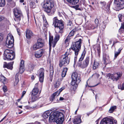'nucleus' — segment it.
I'll list each match as a JSON object with an SVG mask.
<instances>
[{
    "label": "nucleus",
    "mask_w": 124,
    "mask_h": 124,
    "mask_svg": "<svg viewBox=\"0 0 124 124\" xmlns=\"http://www.w3.org/2000/svg\"><path fill=\"white\" fill-rule=\"evenodd\" d=\"M53 25L56 33L62 34L63 32L64 27L62 20H59L56 17L54 18Z\"/></svg>",
    "instance_id": "nucleus-1"
},
{
    "label": "nucleus",
    "mask_w": 124,
    "mask_h": 124,
    "mask_svg": "<svg viewBox=\"0 0 124 124\" xmlns=\"http://www.w3.org/2000/svg\"><path fill=\"white\" fill-rule=\"evenodd\" d=\"M85 53L86 52L85 50H84L81 56L79 59L77 64V65L78 67L82 69H84L86 68L89 64V56L87 57L85 59L84 61L83 62H81L84 59Z\"/></svg>",
    "instance_id": "nucleus-2"
},
{
    "label": "nucleus",
    "mask_w": 124,
    "mask_h": 124,
    "mask_svg": "<svg viewBox=\"0 0 124 124\" xmlns=\"http://www.w3.org/2000/svg\"><path fill=\"white\" fill-rule=\"evenodd\" d=\"M81 39H79L78 41L73 43L72 45L71 48H71L70 50L72 49L75 52V56L74 59V64L76 62L77 55H78V52L81 48Z\"/></svg>",
    "instance_id": "nucleus-3"
},
{
    "label": "nucleus",
    "mask_w": 124,
    "mask_h": 124,
    "mask_svg": "<svg viewBox=\"0 0 124 124\" xmlns=\"http://www.w3.org/2000/svg\"><path fill=\"white\" fill-rule=\"evenodd\" d=\"M70 48L68 49L67 51L65 52L64 54L62 55L60 60L59 65L61 67L62 65L66 66L70 62V58L68 57L70 54Z\"/></svg>",
    "instance_id": "nucleus-4"
},
{
    "label": "nucleus",
    "mask_w": 124,
    "mask_h": 124,
    "mask_svg": "<svg viewBox=\"0 0 124 124\" xmlns=\"http://www.w3.org/2000/svg\"><path fill=\"white\" fill-rule=\"evenodd\" d=\"M41 5L43 8L45 9V11L49 13L54 6V3L51 0H44L42 3Z\"/></svg>",
    "instance_id": "nucleus-5"
},
{
    "label": "nucleus",
    "mask_w": 124,
    "mask_h": 124,
    "mask_svg": "<svg viewBox=\"0 0 124 124\" xmlns=\"http://www.w3.org/2000/svg\"><path fill=\"white\" fill-rule=\"evenodd\" d=\"M71 78V85L72 86H75L76 87H77L78 85L81 80L80 74L76 72H74L72 74Z\"/></svg>",
    "instance_id": "nucleus-6"
},
{
    "label": "nucleus",
    "mask_w": 124,
    "mask_h": 124,
    "mask_svg": "<svg viewBox=\"0 0 124 124\" xmlns=\"http://www.w3.org/2000/svg\"><path fill=\"white\" fill-rule=\"evenodd\" d=\"M4 59L5 60H12L15 58V54L12 50L6 49L4 51Z\"/></svg>",
    "instance_id": "nucleus-7"
},
{
    "label": "nucleus",
    "mask_w": 124,
    "mask_h": 124,
    "mask_svg": "<svg viewBox=\"0 0 124 124\" xmlns=\"http://www.w3.org/2000/svg\"><path fill=\"white\" fill-rule=\"evenodd\" d=\"M13 12L15 17L14 18V20L15 21L18 23L21 20V17L23 16L22 12L20 8H17L14 9Z\"/></svg>",
    "instance_id": "nucleus-8"
},
{
    "label": "nucleus",
    "mask_w": 124,
    "mask_h": 124,
    "mask_svg": "<svg viewBox=\"0 0 124 124\" xmlns=\"http://www.w3.org/2000/svg\"><path fill=\"white\" fill-rule=\"evenodd\" d=\"M44 45V40L41 38H39L37 40V42L33 45L32 48L33 50L35 51L42 47Z\"/></svg>",
    "instance_id": "nucleus-9"
},
{
    "label": "nucleus",
    "mask_w": 124,
    "mask_h": 124,
    "mask_svg": "<svg viewBox=\"0 0 124 124\" xmlns=\"http://www.w3.org/2000/svg\"><path fill=\"white\" fill-rule=\"evenodd\" d=\"M14 39L12 35L10 34H8L6 40V46L11 48L14 46Z\"/></svg>",
    "instance_id": "nucleus-10"
},
{
    "label": "nucleus",
    "mask_w": 124,
    "mask_h": 124,
    "mask_svg": "<svg viewBox=\"0 0 124 124\" xmlns=\"http://www.w3.org/2000/svg\"><path fill=\"white\" fill-rule=\"evenodd\" d=\"M117 121L114 120L112 117H106L103 118L100 122V124H116Z\"/></svg>",
    "instance_id": "nucleus-11"
},
{
    "label": "nucleus",
    "mask_w": 124,
    "mask_h": 124,
    "mask_svg": "<svg viewBox=\"0 0 124 124\" xmlns=\"http://www.w3.org/2000/svg\"><path fill=\"white\" fill-rule=\"evenodd\" d=\"M122 74V72H119L113 74H108V76L113 81H117L121 78Z\"/></svg>",
    "instance_id": "nucleus-12"
},
{
    "label": "nucleus",
    "mask_w": 124,
    "mask_h": 124,
    "mask_svg": "<svg viewBox=\"0 0 124 124\" xmlns=\"http://www.w3.org/2000/svg\"><path fill=\"white\" fill-rule=\"evenodd\" d=\"M56 115L57 116L55 122L57 124H62L64 121V115L62 113L59 112Z\"/></svg>",
    "instance_id": "nucleus-13"
},
{
    "label": "nucleus",
    "mask_w": 124,
    "mask_h": 124,
    "mask_svg": "<svg viewBox=\"0 0 124 124\" xmlns=\"http://www.w3.org/2000/svg\"><path fill=\"white\" fill-rule=\"evenodd\" d=\"M45 71L44 69L41 68L38 70L37 72L39 81L41 83L43 82V81Z\"/></svg>",
    "instance_id": "nucleus-14"
},
{
    "label": "nucleus",
    "mask_w": 124,
    "mask_h": 124,
    "mask_svg": "<svg viewBox=\"0 0 124 124\" xmlns=\"http://www.w3.org/2000/svg\"><path fill=\"white\" fill-rule=\"evenodd\" d=\"M114 3L116 5V7L119 9L124 8V0H115Z\"/></svg>",
    "instance_id": "nucleus-15"
},
{
    "label": "nucleus",
    "mask_w": 124,
    "mask_h": 124,
    "mask_svg": "<svg viewBox=\"0 0 124 124\" xmlns=\"http://www.w3.org/2000/svg\"><path fill=\"white\" fill-rule=\"evenodd\" d=\"M58 111H56L53 112L49 116V120L51 123H52L53 122H55V120L57 117V114L58 113Z\"/></svg>",
    "instance_id": "nucleus-16"
},
{
    "label": "nucleus",
    "mask_w": 124,
    "mask_h": 124,
    "mask_svg": "<svg viewBox=\"0 0 124 124\" xmlns=\"http://www.w3.org/2000/svg\"><path fill=\"white\" fill-rule=\"evenodd\" d=\"M24 61L21 60L20 65L19 72L21 74L23 73L24 70Z\"/></svg>",
    "instance_id": "nucleus-17"
},
{
    "label": "nucleus",
    "mask_w": 124,
    "mask_h": 124,
    "mask_svg": "<svg viewBox=\"0 0 124 124\" xmlns=\"http://www.w3.org/2000/svg\"><path fill=\"white\" fill-rule=\"evenodd\" d=\"M44 52V50L43 49L37 51L35 54V57L37 58H39L41 57Z\"/></svg>",
    "instance_id": "nucleus-18"
},
{
    "label": "nucleus",
    "mask_w": 124,
    "mask_h": 124,
    "mask_svg": "<svg viewBox=\"0 0 124 124\" xmlns=\"http://www.w3.org/2000/svg\"><path fill=\"white\" fill-rule=\"evenodd\" d=\"M13 62H9L8 64L6 62H4V63L3 67L4 68H7L8 69L11 70L13 68Z\"/></svg>",
    "instance_id": "nucleus-19"
},
{
    "label": "nucleus",
    "mask_w": 124,
    "mask_h": 124,
    "mask_svg": "<svg viewBox=\"0 0 124 124\" xmlns=\"http://www.w3.org/2000/svg\"><path fill=\"white\" fill-rule=\"evenodd\" d=\"M38 83H37L35 84L34 87L32 90V94L33 95H36L39 92L38 89L37 88V86L38 85Z\"/></svg>",
    "instance_id": "nucleus-20"
},
{
    "label": "nucleus",
    "mask_w": 124,
    "mask_h": 124,
    "mask_svg": "<svg viewBox=\"0 0 124 124\" xmlns=\"http://www.w3.org/2000/svg\"><path fill=\"white\" fill-rule=\"evenodd\" d=\"M103 59L104 63L105 65L107 64V62H109V56L105 54H104L103 55Z\"/></svg>",
    "instance_id": "nucleus-21"
},
{
    "label": "nucleus",
    "mask_w": 124,
    "mask_h": 124,
    "mask_svg": "<svg viewBox=\"0 0 124 124\" xmlns=\"http://www.w3.org/2000/svg\"><path fill=\"white\" fill-rule=\"evenodd\" d=\"M33 33L32 31L29 29H27L26 33V36L27 38H30L32 36Z\"/></svg>",
    "instance_id": "nucleus-22"
},
{
    "label": "nucleus",
    "mask_w": 124,
    "mask_h": 124,
    "mask_svg": "<svg viewBox=\"0 0 124 124\" xmlns=\"http://www.w3.org/2000/svg\"><path fill=\"white\" fill-rule=\"evenodd\" d=\"M100 4L101 7L103 9H104V10L107 11H108L109 10V8L110 6L109 5L107 6V7L105 8H104V7L106 5V3L104 1H101L100 2Z\"/></svg>",
    "instance_id": "nucleus-23"
},
{
    "label": "nucleus",
    "mask_w": 124,
    "mask_h": 124,
    "mask_svg": "<svg viewBox=\"0 0 124 124\" xmlns=\"http://www.w3.org/2000/svg\"><path fill=\"white\" fill-rule=\"evenodd\" d=\"M60 38V36L58 34L56 35L54 39V42L53 43V47H54L57 43V42L59 40Z\"/></svg>",
    "instance_id": "nucleus-24"
},
{
    "label": "nucleus",
    "mask_w": 124,
    "mask_h": 124,
    "mask_svg": "<svg viewBox=\"0 0 124 124\" xmlns=\"http://www.w3.org/2000/svg\"><path fill=\"white\" fill-rule=\"evenodd\" d=\"M54 42V40L53 39V36L49 35V44L50 46L49 49H51V47L52 46L53 47V43Z\"/></svg>",
    "instance_id": "nucleus-25"
},
{
    "label": "nucleus",
    "mask_w": 124,
    "mask_h": 124,
    "mask_svg": "<svg viewBox=\"0 0 124 124\" xmlns=\"http://www.w3.org/2000/svg\"><path fill=\"white\" fill-rule=\"evenodd\" d=\"M79 0H66L69 3L73 5L77 4L79 2Z\"/></svg>",
    "instance_id": "nucleus-26"
},
{
    "label": "nucleus",
    "mask_w": 124,
    "mask_h": 124,
    "mask_svg": "<svg viewBox=\"0 0 124 124\" xmlns=\"http://www.w3.org/2000/svg\"><path fill=\"white\" fill-rule=\"evenodd\" d=\"M50 114L49 111H47L45 112L42 115L43 117L45 119L47 118Z\"/></svg>",
    "instance_id": "nucleus-27"
},
{
    "label": "nucleus",
    "mask_w": 124,
    "mask_h": 124,
    "mask_svg": "<svg viewBox=\"0 0 124 124\" xmlns=\"http://www.w3.org/2000/svg\"><path fill=\"white\" fill-rule=\"evenodd\" d=\"M81 122L80 117H77L75 118L73 122L74 124H78L80 123Z\"/></svg>",
    "instance_id": "nucleus-28"
},
{
    "label": "nucleus",
    "mask_w": 124,
    "mask_h": 124,
    "mask_svg": "<svg viewBox=\"0 0 124 124\" xmlns=\"http://www.w3.org/2000/svg\"><path fill=\"white\" fill-rule=\"evenodd\" d=\"M99 65V63L94 61L93 66V69L94 70L97 69Z\"/></svg>",
    "instance_id": "nucleus-29"
},
{
    "label": "nucleus",
    "mask_w": 124,
    "mask_h": 124,
    "mask_svg": "<svg viewBox=\"0 0 124 124\" xmlns=\"http://www.w3.org/2000/svg\"><path fill=\"white\" fill-rule=\"evenodd\" d=\"M28 6H30V8H34L35 7V3L33 2H30V1L28 2Z\"/></svg>",
    "instance_id": "nucleus-30"
},
{
    "label": "nucleus",
    "mask_w": 124,
    "mask_h": 124,
    "mask_svg": "<svg viewBox=\"0 0 124 124\" xmlns=\"http://www.w3.org/2000/svg\"><path fill=\"white\" fill-rule=\"evenodd\" d=\"M6 79L5 77L1 75L0 77V81L4 83L5 82Z\"/></svg>",
    "instance_id": "nucleus-31"
},
{
    "label": "nucleus",
    "mask_w": 124,
    "mask_h": 124,
    "mask_svg": "<svg viewBox=\"0 0 124 124\" xmlns=\"http://www.w3.org/2000/svg\"><path fill=\"white\" fill-rule=\"evenodd\" d=\"M68 69L66 68H64L62 73V77H64L66 74Z\"/></svg>",
    "instance_id": "nucleus-32"
},
{
    "label": "nucleus",
    "mask_w": 124,
    "mask_h": 124,
    "mask_svg": "<svg viewBox=\"0 0 124 124\" xmlns=\"http://www.w3.org/2000/svg\"><path fill=\"white\" fill-rule=\"evenodd\" d=\"M61 82L58 81H56L54 83V87L55 88H57L60 86L61 84Z\"/></svg>",
    "instance_id": "nucleus-33"
},
{
    "label": "nucleus",
    "mask_w": 124,
    "mask_h": 124,
    "mask_svg": "<svg viewBox=\"0 0 124 124\" xmlns=\"http://www.w3.org/2000/svg\"><path fill=\"white\" fill-rule=\"evenodd\" d=\"M19 81L18 76L16 75L15 77V79L14 82V86H16L18 83Z\"/></svg>",
    "instance_id": "nucleus-34"
},
{
    "label": "nucleus",
    "mask_w": 124,
    "mask_h": 124,
    "mask_svg": "<svg viewBox=\"0 0 124 124\" xmlns=\"http://www.w3.org/2000/svg\"><path fill=\"white\" fill-rule=\"evenodd\" d=\"M116 108V106L111 107L109 110V113H112L114 111V110Z\"/></svg>",
    "instance_id": "nucleus-35"
},
{
    "label": "nucleus",
    "mask_w": 124,
    "mask_h": 124,
    "mask_svg": "<svg viewBox=\"0 0 124 124\" xmlns=\"http://www.w3.org/2000/svg\"><path fill=\"white\" fill-rule=\"evenodd\" d=\"M67 26L69 28L70 30L72 29L73 24L72 22L71 21H69V22L67 24Z\"/></svg>",
    "instance_id": "nucleus-36"
},
{
    "label": "nucleus",
    "mask_w": 124,
    "mask_h": 124,
    "mask_svg": "<svg viewBox=\"0 0 124 124\" xmlns=\"http://www.w3.org/2000/svg\"><path fill=\"white\" fill-rule=\"evenodd\" d=\"M59 95V94L56 92H55L54 93L52 96L51 99L52 100H54L55 98V97L56 96H57Z\"/></svg>",
    "instance_id": "nucleus-37"
},
{
    "label": "nucleus",
    "mask_w": 124,
    "mask_h": 124,
    "mask_svg": "<svg viewBox=\"0 0 124 124\" xmlns=\"http://www.w3.org/2000/svg\"><path fill=\"white\" fill-rule=\"evenodd\" d=\"M5 4V0H0V7H3Z\"/></svg>",
    "instance_id": "nucleus-38"
},
{
    "label": "nucleus",
    "mask_w": 124,
    "mask_h": 124,
    "mask_svg": "<svg viewBox=\"0 0 124 124\" xmlns=\"http://www.w3.org/2000/svg\"><path fill=\"white\" fill-rule=\"evenodd\" d=\"M75 31V29H73L69 33L68 36H69V37L70 38V37L73 36L74 34Z\"/></svg>",
    "instance_id": "nucleus-39"
},
{
    "label": "nucleus",
    "mask_w": 124,
    "mask_h": 124,
    "mask_svg": "<svg viewBox=\"0 0 124 124\" xmlns=\"http://www.w3.org/2000/svg\"><path fill=\"white\" fill-rule=\"evenodd\" d=\"M38 99V97L35 95H33L32 96L31 101L34 102L36 101Z\"/></svg>",
    "instance_id": "nucleus-40"
},
{
    "label": "nucleus",
    "mask_w": 124,
    "mask_h": 124,
    "mask_svg": "<svg viewBox=\"0 0 124 124\" xmlns=\"http://www.w3.org/2000/svg\"><path fill=\"white\" fill-rule=\"evenodd\" d=\"M70 39V38L69 37V36H68L65 41V43L66 45H68L69 44V42Z\"/></svg>",
    "instance_id": "nucleus-41"
},
{
    "label": "nucleus",
    "mask_w": 124,
    "mask_h": 124,
    "mask_svg": "<svg viewBox=\"0 0 124 124\" xmlns=\"http://www.w3.org/2000/svg\"><path fill=\"white\" fill-rule=\"evenodd\" d=\"M98 20L97 19H95V24L94 27L93 28H92L94 29L96 28L97 27H98Z\"/></svg>",
    "instance_id": "nucleus-42"
},
{
    "label": "nucleus",
    "mask_w": 124,
    "mask_h": 124,
    "mask_svg": "<svg viewBox=\"0 0 124 124\" xmlns=\"http://www.w3.org/2000/svg\"><path fill=\"white\" fill-rule=\"evenodd\" d=\"M54 73V71L52 68H50V77H52Z\"/></svg>",
    "instance_id": "nucleus-43"
},
{
    "label": "nucleus",
    "mask_w": 124,
    "mask_h": 124,
    "mask_svg": "<svg viewBox=\"0 0 124 124\" xmlns=\"http://www.w3.org/2000/svg\"><path fill=\"white\" fill-rule=\"evenodd\" d=\"M65 87H63L61 88L58 90L56 92L59 95L60 93L64 89Z\"/></svg>",
    "instance_id": "nucleus-44"
},
{
    "label": "nucleus",
    "mask_w": 124,
    "mask_h": 124,
    "mask_svg": "<svg viewBox=\"0 0 124 124\" xmlns=\"http://www.w3.org/2000/svg\"><path fill=\"white\" fill-rule=\"evenodd\" d=\"M7 2L9 3L10 2L11 3H12V5H11L12 7H14L15 5V3L13 1V0H7Z\"/></svg>",
    "instance_id": "nucleus-45"
},
{
    "label": "nucleus",
    "mask_w": 124,
    "mask_h": 124,
    "mask_svg": "<svg viewBox=\"0 0 124 124\" xmlns=\"http://www.w3.org/2000/svg\"><path fill=\"white\" fill-rule=\"evenodd\" d=\"M118 89H120L121 90L124 89V83L122 84L121 86L118 85Z\"/></svg>",
    "instance_id": "nucleus-46"
},
{
    "label": "nucleus",
    "mask_w": 124,
    "mask_h": 124,
    "mask_svg": "<svg viewBox=\"0 0 124 124\" xmlns=\"http://www.w3.org/2000/svg\"><path fill=\"white\" fill-rule=\"evenodd\" d=\"M119 52H115V57L114 59H116L117 56L119 54H120Z\"/></svg>",
    "instance_id": "nucleus-47"
},
{
    "label": "nucleus",
    "mask_w": 124,
    "mask_h": 124,
    "mask_svg": "<svg viewBox=\"0 0 124 124\" xmlns=\"http://www.w3.org/2000/svg\"><path fill=\"white\" fill-rule=\"evenodd\" d=\"M28 68L29 69V71H31L33 69V67L32 65L31 64H30L28 66Z\"/></svg>",
    "instance_id": "nucleus-48"
},
{
    "label": "nucleus",
    "mask_w": 124,
    "mask_h": 124,
    "mask_svg": "<svg viewBox=\"0 0 124 124\" xmlns=\"http://www.w3.org/2000/svg\"><path fill=\"white\" fill-rule=\"evenodd\" d=\"M2 89L4 93L6 92L8 90L7 87L5 85H4L3 86Z\"/></svg>",
    "instance_id": "nucleus-49"
},
{
    "label": "nucleus",
    "mask_w": 124,
    "mask_h": 124,
    "mask_svg": "<svg viewBox=\"0 0 124 124\" xmlns=\"http://www.w3.org/2000/svg\"><path fill=\"white\" fill-rule=\"evenodd\" d=\"M44 26L46 28L48 26V24L47 22H44L43 24Z\"/></svg>",
    "instance_id": "nucleus-50"
},
{
    "label": "nucleus",
    "mask_w": 124,
    "mask_h": 124,
    "mask_svg": "<svg viewBox=\"0 0 124 124\" xmlns=\"http://www.w3.org/2000/svg\"><path fill=\"white\" fill-rule=\"evenodd\" d=\"M41 122H38V121H36L35 122V124H40L41 123L44 124V123H46L44 121H42Z\"/></svg>",
    "instance_id": "nucleus-51"
},
{
    "label": "nucleus",
    "mask_w": 124,
    "mask_h": 124,
    "mask_svg": "<svg viewBox=\"0 0 124 124\" xmlns=\"http://www.w3.org/2000/svg\"><path fill=\"white\" fill-rule=\"evenodd\" d=\"M6 19V18H5L4 17L1 16H0V22L1 21L3 20H5Z\"/></svg>",
    "instance_id": "nucleus-52"
},
{
    "label": "nucleus",
    "mask_w": 124,
    "mask_h": 124,
    "mask_svg": "<svg viewBox=\"0 0 124 124\" xmlns=\"http://www.w3.org/2000/svg\"><path fill=\"white\" fill-rule=\"evenodd\" d=\"M97 50L98 54L99 55L100 53V48L99 46L97 48Z\"/></svg>",
    "instance_id": "nucleus-53"
},
{
    "label": "nucleus",
    "mask_w": 124,
    "mask_h": 124,
    "mask_svg": "<svg viewBox=\"0 0 124 124\" xmlns=\"http://www.w3.org/2000/svg\"><path fill=\"white\" fill-rule=\"evenodd\" d=\"M122 15L120 14H119L118 15V17L119 18V20L120 22H121V19H122Z\"/></svg>",
    "instance_id": "nucleus-54"
},
{
    "label": "nucleus",
    "mask_w": 124,
    "mask_h": 124,
    "mask_svg": "<svg viewBox=\"0 0 124 124\" xmlns=\"http://www.w3.org/2000/svg\"><path fill=\"white\" fill-rule=\"evenodd\" d=\"M3 35L0 33V42L3 39Z\"/></svg>",
    "instance_id": "nucleus-55"
},
{
    "label": "nucleus",
    "mask_w": 124,
    "mask_h": 124,
    "mask_svg": "<svg viewBox=\"0 0 124 124\" xmlns=\"http://www.w3.org/2000/svg\"><path fill=\"white\" fill-rule=\"evenodd\" d=\"M74 8L77 9H79V5H77L76 6H74Z\"/></svg>",
    "instance_id": "nucleus-56"
},
{
    "label": "nucleus",
    "mask_w": 124,
    "mask_h": 124,
    "mask_svg": "<svg viewBox=\"0 0 124 124\" xmlns=\"http://www.w3.org/2000/svg\"><path fill=\"white\" fill-rule=\"evenodd\" d=\"M4 100H2L0 99V104H4Z\"/></svg>",
    "instance_id": "nucleus-57"
},
{
    "label": "nucleus",
    "mask_w": 124,
    "mask_h": 124,
    "mask_svg": "<svg viewBox=\"0 0 124 124\" xmlns=\"http://www.w3.org/2000/svg\"><path fill=\"white\" fill-rule=\"evenodd\" d=\"M26 93V92L25 91H24L23 92L21 96L22 97L23 96L24 94Z\"/></svg>",
    "instance_id": "nucleus-58"
},
{
    "label": "nucleus",
    "mask_w": 124,
    "mask_h": 124,
    "mask_svg": "<svg viewBox=\"0 0 124 124\" xmlns=\"http://www.w3.org/2000/svg\"><path fill=\"white\" fill-rule=\"evenodd\" d=\"M43 20L44 22H47V21H46V18H45V16H43Z\"/></svg>",
    "instance_id": "nucleus-59"
},
{
    "label": "nucleus",
    "mask_w": 124,
    "mask_h": 124,
    "mask_svg": "<svg viewBox=\"0 0 124 124\" xmlns=\"http://www.w3.org/2000/svg\"><path fill=\"white\" fill-rule=\"evenodd\" d=\"M100 119V118H99L95 122V123L96 124H98L99 123V121Z\"/></svg>",
    "instance_id": "nucleus-60"
},
{
    "label": "nucleus",
    "mask_w": 124,
    "mask_h": 124,
    "mask_svg": "<svg viewBox=\"0 0 124 124\" xmlns=\"http://www.w3.org/2000/svg\"><path fill=\"white\" fill-rule=\"evenodd\" d=\"M123 49V47H120L119 48V49L118 50V52H119L120 53L121 50Z\"/></svg>",
    "instance_id": "nucleus-61"
},
{
    "label": "nucleus",
    "mask_w": 124,
    "mask_h": 124,
    "mask_svg": "<svg viewBox=\"0 0 124 124\" xmlns=\"http://www.w3.org/2000/svg\"><path fill=\"white\" fill-rule=\"evenodd\" d=\"M93 112V111H91L89 112V113H87V114L88 116H89L90 115L92 114Z\"/></svg>",
    "instance_id": "nucleus-62"
},
{
    "label": "nucleus",
    "mask_w": 124,
    "mask_h": 124,
    "mask_svg": "<svg viewBox=\"0 0 124 124\" xmlns=\"http://www.w3.org/2000/svg\"><path fill=\"white\" fill-rule=\"evenodd\" d=\"M4 104H0V109H1L3 108V105Z\"/></svg>",
    "instance_id": "nucleus-63"
},
{
    "label": "nucleus",
    "mask_w": 124,
    "mask_h": 124,
    "mask_svg": "<svg viewBox=\"0 0 124 124\" xmlns=\"http://www.w3.org/2000/svg\"><path fill=\"white\" fill-rule=\"evenodd\" d=\"M31 79L33 80L34 79V75H32L31 77Z\"/></svg>",
    "instance_id": "nucleus-64"
}]
</instances>
